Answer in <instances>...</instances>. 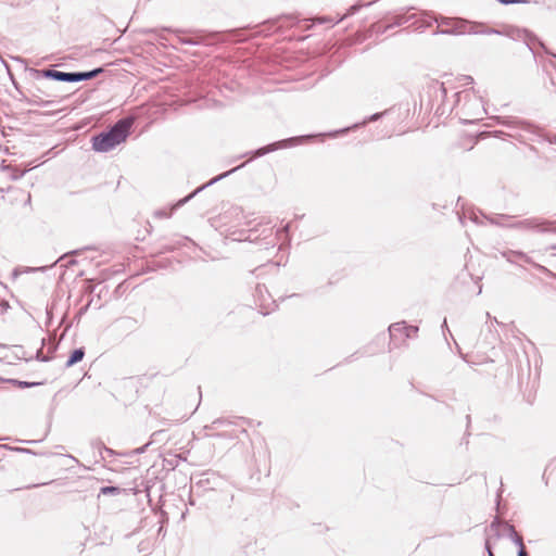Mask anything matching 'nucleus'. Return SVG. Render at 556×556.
I'll use <instances>...</instances> for the list:
<instances>
[{
  "mask_svg": "<svg viewBox=\"0 0 556 556\" xmlns=\"http://www.w3.org/2000/svg\"><path fill=\"white\" fill-rule=\"evenodd\" d=\"M43 76L48 77V78L58 79V80L70 81V73L59 72L55 70L43 71Z\"/></svg>",
  "mask_w": 556,
  "mask_h": 556,
  "instance_id": "obj_3",
  "label": "nucleus"
},
{
  "mask_svg": "<svg viewBox=\"0 0 556 556\" xmlns=\"http://www.w3.org/2000/svg\"><path fill=\"white\" fill-rule=\"evenodd\" d=\"M122 490L116 486H104L100 490V494L102 495H119Z\"/></svg>",
  "mask_w": 556,
  "mask_h": 556,
  "instance_id": "obj_4",
  "label": "nucleus"
},
{
  "mask_svg": "<svg viewBox=\"0 0 556 556\" xmlns=\"http://www.w3.org/2000/svg\"><path fill=\"white\" fill-rule=\"evenodd\" d=\"M134 125L132 117L119 119L109 131L101 132L92 139V148L99 152H108L126 141Z\"/></svg>",
  "mask_w": 556,
  "mask_h": 556,
  "instance_id": "obj_1",
  "label": "nucleus"
},
{
  "mask_svg": "<svg viewBox=\"0 0 556 556\" xmlns=\"http://www.w3.org/2000/svg\"><path fill=\"white\" fill-rule=\"evenodd\" d=\"M490 556H493V554H492V553H490Z\"/></svg>",
  "mask_w": 556,
  "mask_h": 556,
  "instance_id": "obj_9",
  "label": "nucleus"
},
{
  "mask_svg": "<svg viewBox=\"0 0 556 556\" xmlns=\"http://www.w3.org/2000/svg\"><path fill=\"white\" fill-rule=\"evenodd\" d=\"M102 71H103L102 68H96V70H92L89 72L72 73V83L93 78L98 74L102 73Z\"/></svg>",
  "mask_w": 556,
  "mask_h": 556,
  "instance_id": "obj_2",
  "label": "nucleus"
},
{
  "mask_svg": "<svg viewBox=\"0 0 556 556\" xmlns=\"http://www.w3.org/2000/svg\"><path fill=\"white\" fill-rule=\"evenodd\" d=\"M479 33H482V34H500V31L493 29V28H490V27H483V29H481Z\"/></svg>",
  "mask_w": 556,
  "mask_h": 556,
  "instance_id": "obj_7",
  "label": "nucleus"
},
{
  "mask_svg": "<svg viewBox=\"0 0 556 556\" xmlns=\"http://www.w3.org/2000/svg\"><path fill=\"white\" fill-rule=\"evenodd\" d=\"M500 3L504 4V5H508V4H527L530 2V0H498Z\"/></svg>",
  "mask_w": 556,
  "mask_h": 556,
  "instance_id": "obj_5",
  "label": "nucleus"
},
{
  "mask_svg": "<svg viewBox=\"0 0 556 556\" xmlns=\"http://www.w3.org/2000/svg\"><path fill=\"white\" fill-rule=\"evenodd\" d=\"M84 356L83 350H75L72 353V364L79 362Z\"/></svg>",
  "mask_w": 556,
  "mask_h": 556,
  "instance_id": "obj_6",
  "label": "nucleus"
},
{
  "mask_svg": "<svg viewBox=\"0 0 556 556\" xmlns=\"http://www.w3.org/2000/svg\"><path fill=\"white\" fill-rule=\"evenodd\" d=\"M518 556H528L523 547H521V549L519 551Z\"/></svg>",
  "mask_w": 556,
  "mask_h": 556,
  "instance_id": "obj_8",
  "label": "nucleus"
}]
</instances>
